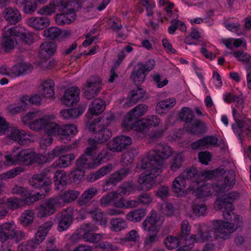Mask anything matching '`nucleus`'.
Masks as SVG:
<instances>
[{
  "mask_svg": "<svg viewBox=\"0 0 251 251\" xmlns=\"http://www.w3.org/2000/svg\"><path fill=\"white\" fill-rule=\"evenodd\" d=\"M225 222L222 220H216L213 222L215 235L223 240H226L232 237V234L241 226V219L240 216H232L226 212L223 214Z\"/></svg>",
  "mask_w": 251,
  "mask_h": 251,
  "instance_id": "1",
  "label": "nucleus"
},
{
  "mask_svg": "<svg viewBox=\"0 0 251 251\" xmlns=\"http://www.w3.org/2000/svg\"><path fill=\"white\" fill-rule=\"evenodd\" d=\"M42 155H37L28 149L19 151L17 148L13 149L11 152L5 155L4 164L6 165L12 164L29 165L34 163L41 164L43 163Z\"/></svg>",
  "mask_w": 251,
  "mask_h": 251,
  "instance_id": "2",
  "label": "nucleus"
},
{
  "mask_svg": "<svg viewBox=\"0 0 251 251\" xmlns=\"http://www.w3.org/2000/svg\"><path fill=\"white\" fill-rule=\"evenodd\" d=\"M239 197L240 194L237 191L225 194L216 200L214 203V207L217 209L223 210V212H226L230 215L235 216L233 212L235 209L233 202Z\"/></svg>",
  "mask_w": 251,
  "mask_h": 251,
  "instance_id": "3",
  "label": "nucleus"
},
{
  "mask_svg": "<svg viewBox=\"0 0 251 251\" xmlns=\"http://www.w3.org/2000/svg\"><path fill=\"white\" fill-rule=\"evenodd\" d=\"M0 125H2L0 129V134L6 135L10 139L17 142L19 144L24 145L29 140V136L24 130H20L16 127L8 126L4 119L0 116Z\"/></svg>",
  "mask_w": 251,
  "mask_h": 251,
  "instance_id": "4",
  "label": "nucleus"
},
{
  "mask_svg": "<svg viewBox=\"0 0 251 251\" xmlns=\"http://www.w3.org/2000/svg\"><path fill=\"white\" fill-rule=\"evenodd\" d=\"M161 172L162 169L160 168L144 171L138 178L139 185L137 186V190L144 191L150 190L153 186L155 179Z\"/></svg>",
  "mask_w": 251,
  "mask_h": 251,
  "instance_id": "5",
  "label": "nucleus"
},
{
  "mask_svg": "<svg viewBox=\"0 0 251 251\" xmlns=\"http://www.w3.org/2000/svg\"><path fill=\"white\" fill-rule=\"evenodd\" d=\"M45 172L34 175L29 179V183L32 187L43 189L47 193L49 191V186L51 183V179L49 175L50 170H46Z\"/></svg>",
  "mask_w": 251,
  "mask_h": 251,
  "instance_id": "6",
  "label": "nucleus"
},
{
  "mask_svg": "<svg viewBox=\"0 0 251 251\" xmlns=\"http://www.w3.org/2000/svg\"><path fill=\"white\" fill-rule=\"evenodd\" d=\"M172 152V149L169 146L158 145L156 150L149 151V157L153 160L154 158L158 164L157 167L162 169L164 160L171 156Z\"/></svg>",
  "mask_w": 251,
  "mask_h": 251,
  "instance_id": "7",
  "label": "nucleus"
},
{
  "mask_svg": "<svg viewBox=\"0 0 251 251\" xmlns=\"http://www.w3.org/2000/svg\"><path fill=\"white\" fill-rule=\"evenodd\" d=\"M132 144V139L129 136L120 135L114 137L108 142L107 148L115 152H121Z\"/></svg>",
  "mask_w": 251,
  "mask_h": 251,
  "instance_id": "8",
  "label": "nucleus"
},
{
  "mask_svg": "<svg viewBox=\"0 0 251 251\" xmlns=\"http://www.w3.org/2000/svg\"><path fill=\"white\" fill-rule=\"evenodd\" d=\"M102 86L101 79L99 76H91L87 81L84 87V95L88 100L96 97L100 93Z\"/></svg>",
  "mask_w": 251,
  "mask_h": 251,
  "instance_id": "9",
  "label": "nucleus"
},
{
  "mask_svg": "<svg viewBox=\"0 0 251 251\" xmlns=\"http://www.w3.org/2000/svg\"><path fill=\"white\" fill-rule=\"evenodd\" d=\"M130 173V169L129 168H124L115 172L110 176V177L105 180L103 185V189L104 191L109 189L108 186L112 188L121 181Z\"/></svg>",
  "mask_w": 251,
  "mask_h": 251,
  "instance_id": "10",
  "label": "nucleus"
},
{
  "mask_svg": "<svg viewBox=\"0 0 251 251\" xmlns=\"http://www.w3.org/2000/svg\"><path fill=\"white\" fill-rule=\"evenodd\" d=\"M160 221V216L157 212L152 210L142 223L144 229L148 232H158L160 226L158 223Z\"/></svg>",
  "mask_w": 251,
  "mask_h": 251,
  "instance_id": "11",
  "label": "nucleus"
},
{
  "mask_svg": "<svg viewBox=\"0 0 251 251\" xmlns=\"http://www.w3.org/2000/svg\"><path fill=\"white\" fill-rule=\"evenodd\" d=\"M102 159L101 153L94 159L92 156L82 155L76 161V167L83 170L95 168L100 164Z\"/></svg>",
  "mask_w": 251,
  "mask_h": 251,
  "instance_id": "12",
  "label": "nucleus"
},
{
  "mask_svg": "<svg viewBox=\"0 0 251 251\" xmlns=\"http://www.w3.org/2000/svg\"><path fill=\"white\" fill-rule=\"evenodd\" d=\"M56 200L51 198L41 203L36 208L37 216L39 218H43L53 214L56 211Z\"/></svg>",
  "mask_w": 251,
  "mask_h": 251,
  "instance_id": "13",
  "label": "nucleus"
},
{
  "mask_svg": "<svg viewBox=\"0 0 251 251\" xmlns=\"http://www.w3.org/2000/svg\"><path fill=\"white\" fill-rule=\"evenodd\" d=\"M74 208L68 207L63 210L60 216L57 230L62 232L66 230L72 223L74 220Z\"/></svg>",
  "mask_w": 251,
  "mask_h": 251,
  "instance_id": "14",
  "label": "nucleus"
},
{
  "mask_svg": "<svg viewBox=\"0 0 251 251\" xmlns=\"http://www.w3.org/2000/svg\"><path fill=\"white\" fill-rule=\"evenodd\" d=\"M218 141V138L215 136H206L193 142L191 147L193 150L207 149L211 147H217L219 146Z\"/></svg>",
  "mask_w": 251,
  "mask_h": 251,
  "instance_id": "15",
  "label": "nucleus"
},
{
  "mask_svg": "<svg viewBox=\"0 0 251 251\" xmlns=\"http://www.w3.org/2000/svg\"><path fill=\"white\" fill-rule=\"evenodd\" d=\"M235 182L234 172L232 171L228 172L223 180L219 181L214 188L217 193H224L231 189Z\"/></svg>",
  "mask_w": 251,
  "mask_h": 251,
  "instance_id": "16",
  "label": "nucleus"
},
{
  "mask_svg": "<svg viewBox=\"0 0 251 251\" xmlns=\"http://www.w3.org/2000/svg\"><path fill=\"white\" fill-rule=\"evenodd\" d=\"M80 90L77 87H71L65 91L62 98V103L67 106L76 104L79 100Z\"/></svg>",
  "mask_w": 251,
  "mask_h": 251,
  "instance_id": "17",
  "label": "nucleus"
},
{
  "mask_svg": "<svg viewBox=\"0 0 251 251\" xmlns=\"http://www.w3.org/2000/svg\"><path fill=\"white\" fill-rule=\"evenodd\" d=\"M4 19L11 25H15L22 20L20 11L16 8L7 7L2 12Z\"/></svg>",
  "mask_w": 251,
  "mask_h": 251,
  "instance_id": "18",
  "label": "nucleus"
},
{
  "mask_svg": "<svg viewBox=\"0 0 251 251\" xmlns=\"http://www.w3.org/2000/svg\"><path fill=\"white\" fill-rule=\"evenodd\" d=\"M27 25L36 30H40L44 29L50 24V20L47 17H32L27 19Z\"/></svg>",
  "mask_w": 251,
  "mask_h": 251,
  "instance_id": "19",
  "label": "nucleus"
},
{
  "mask_svg": "<svg viewBox=\"0 0 251 251\" xmlns=\"http://www.w3.org/2000/svg\"><path fill=\"white\" fill-rule=\"evenodd\" d=\"M53 225L51 221H47L40 226L38 231L35 234L34 239L31 240L36 245H38L42 242L45 239L48 231L50 229Z\"/></svg>",
  "mask_w": 251,
  "mask_h": 251,
  "instance_id": "20",
  "label": "nucleus"
},
{
  "mask_svg": "<svg viewBox=\"0 0 251 251\" xmlns=\"http://www.w3.org/2000/svg\"><path fill=\"white\" fill-rule=\"evenodd\" d=\"M142 120H139L133 113L130 111L125 117L123 122V125L125 128L127 130L133 129L135 130L141 131L140 124L139 122Z\"/></svg>",
  "mask_w": 251,
  "mask_h": 251,
  "instance_id": "21",
  "label": "nucleus"
},
{
  "mask_svg": "<svg viewBox=\"0 0 251 251\" xmlns=\"http://www.w3.org/2000/svg\"><path fill=\"white\" fill-rule=\"evenodd\" d=\"M98 193L97 188L92 187L87 189L77 200V203L80 206L88 204L91 200L95 197Z\"/></svg>",
  "mask_w": 251,
  "mask_h": 251,
  "instance_id": "22",
  "label": "nucleus"
},
{
  "mask_svg": "<svg viewBox=\"0 0 251 251\" xmlns=\"http://www.w3.org/2000/svg\"><path fill=\"white\" fill-rule=\"evenodd\" d=\"M39 56L41 58L46 59L52 55L56 49V44L51 42L43 43L40 45Z\"/></svg>",
  "mask_w": 251,
  "mask_h": 251,
  "instance_id": "23",
  "label": "nucleus"
},
{
  "mask_svg": "<svg viewBox=\"0 0 251 251\" xmlns=\"http://www.w3.org/2000/svg\"><path fill=\"white\" fill-rule=\"evenodd\" d=\"M54 82L52 80H46L41 84L40 92L46 98L54 99Z\"/></svg>",
  "mask_w": 251,
  "mask_h": 251,
  "instance_id": "24",
  "label": "nucleus"
},
{
  "mask_svg": "<svg viewBox=\"0 0 251 251\" xmlns=\"http://www.w3.org/2000/svg\"><path fill=\"white\" fill-rule=\"evenodd\" d=\"M112 136V131L103 125L102 127L96 132V135L93 140L97 144H102L108 141Z\"/></svg>",
  "mask_w": 251,
  "mask_h": 251,
  "instance_id": "25",
  "label": "nucleus"
},
{
  "mask_svg": "<svg viewBox=\"0 0 251 251\" xmlns=\"http://www.w3.org/2000/svg\"><path fill=\"white\" fill-rule=\"evenodd\" d=\"M15 228L13 222L5 223L0 225V239L3 241L11 239Z\"/></svg>",
  "mask_w": 251,
  "mask_h": 251,
  "instance_id": "26",
  "label": "nucleus"
},
{
  "mask_svg": "<svg viewBox=\"0 0 251 251\" xmlns=\"http://www.w3.org/2000/svg\"><path fill=\"white\" fill-rule=\"evenodd\" d=\"M146 214V209L137 208L127 213L126 215V219L130 222L137 223L141 221Z\"/></svg>",
  "mask_w": 251,
  "mask_h": 251,
  "instance_id": "27",
  "label": "nucleus"
},
{
  "mask_svg": "<svg viewBox=\"0 0 251 251\" xmlns=\"http://www.w3.org/2000/svg\"><path fill=\"white\" fill-rule=\"evenodd\" d=\"M186 186L185 179L180 176L176 177L173 181L172 184V190L178 196H182L184 195V189Z\"/></svg>",
  "mask_w": 251,
  "mask_h": 251,
  "instance_id": "28",
  "label": "nucleus"
},
{
  "mask_svg": "<svg viewBox=\"0 0 251 251\" xmlns=\"http://www.w3.org/2000/svg\"><path fill=\"white\" fill-rule=\"evenodd\" d=\"M146 91L141 87H138L136 89L130 92L129 100L127 102L128 106H131L142 100L145 95Z\"/></svg>",
  "mask_w": 251,
  "mask_h": 251,
  "instance_id": "29",
  "label": "nucleus"
},
{
  "mask_svg": "<svg viewBox=\"0 0 251 251\" xmlns=\"http://www.w3.org/2000/svg\"><path fill=\"white\" fill-rule=\"evenodd\" d=\"M106 104L105 101L101 99L94 100L89 106L90 113L94 115H98L101 113L105 109Z\"/></svg>",
  "mask_w": 251,
  "mask_h": 251,
  "instance_id": "30",
  "label": "nucleus"
},
{
  "mask_svg": "<svg viewBox=\"0 0 251 251\" xmlns=\"http://www.w3.org/2000/svg\"><path fill=\"white\" fill-rule=\"evenodd\" d=\"M147 159H143L137 165V169H141L143 170H146V171H151L152 170H155L156 168H160L158 167V164L156 161V160L154 158L152 159L149 157V152L147 155Z\"/></svg>",
  "mask_w": 251,
  "mask_h": 251,
  "instance_id": "31",
  "label": "nucleus"
},
{
  "mask_svg": "<svg viewBox=\"0 0 251 251\" xmlns=\"http://www.w3.org/2000/svg\"><path fill=\"white\" fill-rule=\"evenodd\" d=\"M199 175L200 172L194 167H191L186 169L182 173L181 176L186 179H194L193 183L199 184Z\"/></svg>",
  "mask_w": 251,
  "mask_h": 251,
  "instance_id": "32",
  "label": "nucleus"
},
{
  "mask_svg": "<svg viewBox=\"0 0 251 251\" xmlns=\"http://www.w3.org/2000/svg\"><path fill=\"white\" fill-rule=\"evenodd\" d=\"M212 230L206 226H201L198 228V240L200 241H208L212 240Z\"/></svg>",
  "mask_w": 251,
  "mask_h": 251,
  "instance_id": "33",
  "label": "nucleus"
},
{
  "mask_svg": "<svg viewBox=\"0 0 251 251\" xmlns=\"http://www.w3.org/2000/svg\"><path fill=\"white\" fill-rule=\"evenodd\" d=\"M146 74L137 64L131 73V78L135 85H138L142 83L145 79Z\"/></svg>",
  "mask_w": 251,
  "mask_h": 251,
  "instance_id": "34",
  "label": "nucleus"
},
{
  "mask_svg": "<svg viewBox=\"0 0 251 251\" xmlns=\"http://www.w3.org/2000/svg\"><path fill=\"white\" fill-rule=\"evenodd\" d=\"M110 228L114 232H120L127 227L126 222L121 218H112L110 220Z\"/></svg>",
  "mask_w": 251,
  "mask_h": 251,
  "instance_id": "35",
  "label": "nucleus"
},
{
  "mask_svg": "<svg viewBox=\"0 0 251 251\" xmlns=\"http://www.w3.org/2000/svg\"><path fill=\"white\" fill-rule=\"evenodd\" d=\"M33 67L30 63H18L13 66L11 69V73L14 76H20L27 72H30Z\"/></svg>",
  "mask_w": 251,
  "mask_h": 251,
  "instance_id": "36",
  "label": "nucleus"
},
{
  "mask_svg": "<svg viewBox=\"0 0 251 251\" xmlns=\"http://www.w3.org/2000/svg\"><path fill=\"white\" fill-rule=\"evenodd\" d=\"M60 126L59 124L47 119L44 127L45 132L51 136L59 135Z\"/></svg>",
  "mask_w": 251,
  "mask_h": 251,
  "instance_id": "37",
  "label": "nucleus"
},
{
  "mask_svg": "<svg viewBox=\"0 0 251 251\" xmlns=\"http://www.w3.org/2000/svg\"><path fill=\"white\" fill-rule=\"evenodd\" d=\"M84 112L83 108L78 106L75 108L64 109L61 111L60 114L65 119L76 118L81 115Z\"/></svg>",
  "mask_w": 251,
  "mask_h": 251,
  "instance_id": "38",
  "label": "nucleus"
},
{
  "mask_svg": "<svg viewBox=\"0 0 251 251\" xmlns=\"http://www.w3.org/2000/svg\"><path fill=\"white\" fill-rule=\"evenodd\" d=\"M77 132L76 126L73 124L66 125L60 126L59 136L62 139L74 136Z\"/></svg>",
  "mask_w": 251,
  "mask_h": 251,
  "instance_id": "39",
  "label": "nucleus"
},
{
  "mask_svg": "<svg viewBox=\"0 0 251 251\" xmlns=\"http://www.w3.org/2000/svg\"><path fill=\"white\" fill-rule=\"evenodd\" d=\"M74 154L70 153L62 155L55 161L52 165L54 167L65 168L71 164V161L75 159Z\"/></svg>",
  "mask_w": 251,
  "mask_h": 251,
  "instance_id": "40",
  "label": "nucleus"
},
{
  "mask_svg": "<svg viewBox=\"0 0 251 251\" xmlns=\"http://www.w3.org/2000/svg\"><path fill=\"white\" fill-rule=\"evenodd\" d=\"M160 120L157 116H152L149 118L142 120L139 123L141 127L140 130L143 132L145 129L151 128L152 126H156L159 125Z\"/></svg>",
  "mask_w": 251,
  "mask_h": 251,
  "instance_id": "41",
  "label": "nucleus"
},
{
  "mask_svg": "<svg viewBox=\"0 0 251 251\" xmlns=\"http://www.w3.org/2000/svg\"><path fill=\"white\" fill-rule=\"evenodd\" d=\"M204 201L199 198H196L193 202V211L198 217L204 215L206 210Z\"/></svg>",
  "mask_w": 251,
  "mask_h": 251,
  "instance_id": "42",
  "label": "nucleus"
},
{
  "mask_svg": "<svg viewBox=\"0 0 251 251\" xmlns=\"http://www.w3.org/2000/svg\"><path fill=\"white\" fill-rule=\"evenodd\" d=\"M180 232L178 234L179 236L183 240L186 241L189 237L191 239L196 240V235L190 236L191 226L189 222L186 220L183 221L181 223Z\"/></svg>",
  "mask_w": 251,
  "mask_h": 251,
  "instance_id": "43",
  "label": "nucleus"
},
{
  "mask_svg": "<svg viewBox=\"0 0 251 251\" xmlns=\"http://www.w3.org/2000/svg\"><path fill=\"white\" fill-rule=\"evenodd\" d=\"M182 239L178 235L177 236L173 235L167 236L164 241V244L170 250L177 248L181 243Z\"/></svg>",
  "mask_w": 251,
  "mask_h": 251,
  "instance_id": "44",
  "label": "nucleus"
},
{
  "mask_svg": "<svg viewBox=\"0 0 251 251\" xmlns=\"http://www.w3.org/2000/svg\"><path fill=\"white\" fill-rule=\"evenodd\" d=\"M119 194L115 192H111L103 196L100 201V205L101 206H106L111 202H114L119 200Z\"/></svg>",
  "mask_w": 251,
  "mask_h": 251,
  "instance_id": "45",
  "label": "nucleus"
},
{
  "mask_svg": "<svg viewBox=\"0 0 251 251\" xmlns=\"http://www.w3.org/2000/svg\"><path fill=\"white\" fill-rule=\"evenodd\" d=\"M139 205L137 200H126L124 198H119L118 201L114 202V206L117 208H132Z\"/></svg>",
  "mask_w": 251,
  "mask_h": 251,
  "instance_id": "46",
  "label": "nucleus"
},
{
  "mask_svg": "<svg viewBox=\"0 0 251 251\" xmlns=\"http://www.w3.org/2000/svg\"><path fill=\"white\" fill-rule=\"evenodd\" d=\"M225 171L223 169L219 168L215 171H201L199 175V182L202 181H207L212 179L215 176L216 174H224Z\"/></svg>",
  "mask_w": 251,
  "mask_h": 251,
  "instance_id": "47",
  "label": "nucleus"
},
{
  "mask_svg": "<svg viewBox=\"0 0 251 251\" xmlns=\"http://www.w3.org/2000/svg\"><path fill=\"white\" fill-rule=\"evenodd\" d=\"M23 7V12L27 14H33L37 9L36 0H25L23 1L22 4Z\"/></svg>",
  "mask_w": 251,
  "mask_h": 251,
  "instance_id": "48",
  "label": "nucleus"
},
{
  "mask_svg": "<svg viewBox=\"0 0 251 251\" xmlns=\"http://www.w3.org/2000/svg\"><path fill=\"white\" fill-rule=\"evenodd\" d=\"M79 195V192L77 191L69 190L62 194L60 196V199L65 203H70L75 200Z\"/></svg>",
  "mask_w": 251,
  "mask_h": 251,
  "instance_id": "49",
  "label": "nucleus"
},
{
  "mask_svg": "<svg viewBox=\"0 0 251 251\" xmlns=\"http://www.w3.org/2000/svg\"><path fill=\"white\" fill-rule=\"evenodd\" d=\"M67 150L66 146L56 147L50 152H49L45 160H42L44 162H50L55 157H58L63 154Z\"/></svg>",
  "mask_w": 251,
  "mask_h": 251,
  "instance_id": "50",
  "label": "nucleus"
},
{
  "mask_svg": "<svg viewBox=\"0 0 251 251\" xmlns=\"http://www.w3.org/2000/svg\"><path fill=\"white\" fill-rule=\"evenodd\" d=\"M16 41L13 37H9L8 35H3L1 46L6 52L12 50L15 46Z\"/></svg>",
  "mask_w": 251,
  "mask_h": 251,
  "instance_id": "51",
  "label": "nucleus"
},
{
  "mask_svg": "<svg viewBox=\"0 0 251 251\" xmlns=\"http://www.w3.org/2000/svg\"><path fill=\"white\" fill-rule=\"evenodd\" d=\"M193 111L188 107H183L179 113V118L186 123H191L194 118Z\"/></svg>",
  "mask_w": 251,
  "mask_h": 251,
  "instance_id": "52",
  "label": "nucleus"
},
{
  "mask_svg": "<svg viewBox=\"0 0 251 251\" xmlns=\"http://www.w3.org/2000/svg\"><path fill=\"white\" fill-rule=\"evenodd\" d=\"M53 179L58 189L60 185L63 186L67 184V176L64 171H56L54 174Z\"/></svg>",
  "mask_w": 251,
  "mask_h": 251,
  "instance_id": "53",
  "label": "nucleus"
},
{
  "mask_svg": "<svg viewBox=\"0 0 251 251\" xmlns=\"http://www.w3.org/2000/svg\"><path fill=\"white\" fill-rule=\"evenodd\" d=\"M61 33V30L55 26H52L46 28L44 30V35L51 40L56 39L59 36Z\"/></svg>",
  "mask_w": 251,
  "mask_h": 251,
  "instance_id": "54",
  "label": "nucleus"
},
{
  "mask_svg": "<svg viewBox=\"0 0 251 251\" xmlns=\"http://www.w3.org/2000/svg\"><path fill=\"white\" fill-rule=\"evenodd\" d=\"M183 161V157L181 154H178L174 156L170 163L171 170L173 172L176 171L181 167Z\"/></svg>",
  "mask_w": 251,
  "mask_h": 251,
  "instance_id": "55",
  "label": "nucleus"
},
{
  "mask_svg": "<svg viewBox=\"0 0 251 251\" xmlns=\"http://www.w3.org/2000/svg\"><path fill=\"white\" fill-rule=\"evenodd\" d=\"M52 4L55 6L56 8H58L59 11L66 13L69 11V13L74 11L72 8H70L68 10L69 4L66 0H53Z\"/></svg>",
  "mask_w": 251,
  "mask_h": 251,
  "instance_id": "56",
  "label": "nucleus"
},
{
  "mask_svg": "<svg viewBox=\"0 0 251 251\" xmlns=\"http://www.w3.org/2000/svg\"><path fill=\"white\" fill-rule=\"evenodd\" d=\"M24 168L20 167H16L11 169L5 173H3L0 175V180L2 181L3 179H7L13 178L16 176L19 175L21 173L23 172Z\"/></svg>",
  "mask_w": 251,
  "mask_h": 251,
  "instance_id": "57",
  "label": "nucleus"
},
{
  "mask_svg": "<svg viewBox=\"0 0 251 251\" xmlns=\"http://www.w3.org/2000/svg\"><path fill=\"white\" fill-rule=\"evenodd\" d=\"M102 236L101 234H96L92 232L83 233L82 239L86 242L90 243H97L100 241Z\"/></svg>",
  "mask_w": 251,
  "mask_h": 251,
  "instance_id": "58",
  "label": "nucleus"
},
{
  "mask_svg": "<svg viewBox=\"0 0 251 251\" xmlns=\"http://www.w3.org/2000/svg\"><path fill=\"white\" fill-rule=\"evenodd\" d=\"M205 127L206 125L203 122L200 120H197L192 125L190 131L194 134L201 133L205 131Z\"/></svg>",
  "mask_w": 251,
  "mask_h": 251,
  "instance_id": "59",
  "label": "nucleus"
},
{
  "mask_svg": "<svg viewBox=\"0 0 251 251\" xmlns=\"http://www.w3.org/2000/svg\"><path fill=\"white\" fill-rule=\"evenodd\" d=\"M246 125L243 119L235 121V123L232 125V129L234 132L238 135L240 138L244 132V128L246 126Z\"/></svg>",
  "mask_w": 251,
  "mask_h": 251,
  "instance_id": "60",
  "label": "nucleus"
},
{
  "mask_svg": "<svg viewBox=\"0 0 251 251\" xmlns=\"http://www.w3.org/2000/svg\"><path fill=\"white\" fill-rule=\"evenodd\" d=\"M46 120L47 119L44 118L35 120L29 124V128L35 131H39L43 128H44Z\"/></svg>",
  "mask_w": 251,
  "mask_h": 251,
  "instance_id": "61",
  "label": "nucleus"
},
{
  "mask_svg": "<svg viewBox=\"0 0 251 251\" xmlns=\"http://www.w3.org/2000/svg\"><path fill=\"white\" fill-rule=\"evenodd\" d=\"M139 235L136 230L132 229L129 231L126 235L125 237L121 239L122 243H125L126 242H136L138 240Z\"/></svg>",
  "mask_w": 251,
  "mask_h": 251,
  "instance_id": "62",
  "label": "nucleus"
},
{
  "mask_svg": "<svg viewBox=\"0 0 251 251\" xmlns=\"http://www.w3.org/2000/svg\"><path fill=\"white\" fill-rule=\"evenodd\" d=\"M147 110L148 106L146 104H141L137 105L130 111L139 119V118L143 116Z\"/></svg>",
  "mask_w": 251,
  "mask_h": 251,
  "instance_id": "63",
  "label": "nucleus"
},
{
  "mask_svg": "<svg viewBox=\"0 0 251 251\" xmlns=\"http://www.w3.org/2000/svg\"><path fill=\"white\" fill-rule=\"evenodd\" d=\"M36 245L31 240L23 242L19 245L18 251H34Z\"/></svg>",
  "mask_w": 251,
  "mask_h": 251,
  "instance_id": "64",
  "label": "nucleus"
}]
</instances>
